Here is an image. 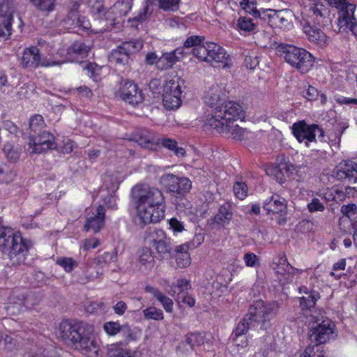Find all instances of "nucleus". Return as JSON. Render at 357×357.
I'll use <instances>...</instances> for the list:
<instances>
[{
  "label": "nucleus",
  "instance_id": "obj_1",
  "mask_svg": "<svg viewBox=\"0 0 357 357\" xmlns=\"http://www.w3.org/2000/svg\"><path fill=\"white\" fill-rule=\"evenodd\" d=\"M93 326L86 322L62 321L59 326V337L87 357H97L99 345L93 337Z\"/></svg>",
  "mask_w": 357,
  "mask_h": 357
},
{
  "label": "nucleus",
  "instance_id": "obj_2",
  "mask_svg": "<svg viewBox=\"0 0 357 357\" xmlns=\"http://www.w3.org/2000/svg\"><path fill=\"white\" fill-rule=\"evenodd\" d=\"M243 116V107L234 101H229L214 108L205 120V126L226 137L241 140L246 130L234 122Z\"/></svg>",
  "mask_w": 357,
  "mask_h": 357
},
{
  "label": "nucleus",
  "instance_id": "obj_3",
  "mask_svg": "<svg viewBox=\"0 0 357 357\" xmlns=\"http://www.w3.org/2000/svg\"><path fill=\"white\" fill-rule=\"evenodd\" d=\"M29 247L20 233L9 227H0V250L8 254L13 265L25 263Z\"/></svg>",
  "mask_w": 357,
  "mask_h": 357
},
{
  "label": "nucleus",
  "instance_id": "obj_4",
  "mask_svg": "<svg viewBox=\"0 0 357 357\" xmlns=\"http://www.w3.org/2000/svg\"><path fill=\"white\" fill-rule=\"evenodd\" d=\"M280 305L277 302L266 303L262 300L253 302L246 314L254 323V326L267 330L272 326V320L277 316Z\"/></svg>",
  "mask_w": 357,
  "mask_h": 357
},
{
  "label": "nucleus",
  "instance_id": "obj_5",
  "mask_svg": "<svg viewBox=\"0 0 357 357\" xmlns=\"http://www.w3.org/2000/svg\"><path fill=\"white\" fill-rule=\"evenodd\" d=\"M278 51L287 63L301 73H307L313 66V56L305 49L281 43L278 46Z\"/></svg>",
  "mask_w": 357,
  "mask_h": 357
},
{
  "label": "nucleus",
  "instance_id": "obj_6",
  "mask_svg": "<svg viewBox=\"0 0 357 357\" xmlns=\"http://www.w3.org/2000/svg\"><path fill=\"white\" fill-rule=\"evenodd\" d=\"M335 330L334 323L321 314L311 315L308 326V338L311 344H323L333 337Z\"/></svg>",
  "mask_w": 357,
  "mask_h": 357
},
{
  "label": "nucleus",
  "instance_id": "obj_7",
  "mask_svg": "<svg viewBox=\"0 0 357 357\" xmlns=\"http://www.w3.org/2000/svg\"><path fill=\"white\" fill-rule=\"evenodd\" d=\"M91 47L82 42L77 41L72 44L66 50L65 55L63 53L65 50H59L56 56H53V60L49 61L44 60L43 66L50 67L54 66H59L66 62H82V61L87 57Z\"/></svg>",
  "mask_w": 357,
  "mask_h": 357
},
{
  "label": "nucleus",
  "instance_id": "obj_8",
  "mask_svg": "<svg viewBox=\"0 0 357 357\" xmlns=\"http://www.w3.org/2000/svg\"><path fill=\"white\" fill-rule=\"evenodd\" d=\"M135 204L152 207L162 208L165 210V197L162 192L147 185H136L132 190Z\"/></svg>",
  "mask_w": 357,
  "mask_h": 357
},
{
  "label": "nucleus",
  "instance_id": "obj_9",
  "mask_svg": "<svg viewBox=\"0 0 357 357\" xmlns=\"http://www.w3.org/2000/svg\"><path fill=\"white\" fill-rule=\"evenodd\" d=\"M294 136L300 143H304L309 146L310 142L316 141V136L322 139L324 136L323 129L316 124H307L304 121H300L292 125Z\"/></svg>",
  "mask_w": 357,
  "mask_h": 357
},
{
  "label": "nucleus",
  "instance_id": "obj_10",
  "mask_svg": "<svg viewBox=\"0 0 357 357\" xmlns=\"http://www.w3.org/2000/svg\"><path fill=\"white\" fill-rule=\"evenodd\" d=\"M142 47L143 43L139 40L123 43L111 52L109 61L114 65H128L130 55L139 52Z\"/></svg>",
  "mask_w": 357,
  "mask_h": 357
},
{
  "label": "nucleus",
  "instance_id": "obj_11",
  "mask_svg": "<svg viewBox=\"0 0 357 357\" xmlns=\"http://www.w3.org/2000/svg\"><path fill=\"white\" fill-rule=\"evenodd\" d=\"M273 268L277 274L278 279L282 284L291 283L295 279V275L302 273L301 270L294 268L288 262L285 255H280L276 261L273 263Z\"/></svg>",
  "mask_w": 357,
  "mask_h": 357
},
{
  "label": "nucleus",
  "instance_id": "obj_12",
  "mask_svg": "<svg viewBox=\"0 0 357 357\" xmlns=\"http://www.w3.org/2000/svg\"><path fill=\"white\" fill-rule=\"evenodd\" d=\"M160 183L167 190L172 193L184 195L192 188V182L187 177H179L172 174H166L161 176Z\"/></svg>",
  "mask_w": 357,
  "mask_h": 357
},
{
  "label": "nucleus",
  "instance_id": "obj_13",
  "mask_svg": "<svg viewBox=\"0 0 357 357\" xmlns=\"http://www.w3.org/2000/svg\"><path fill=\"white\" fill-rule=\"evenodd\" d=\"M116 96L132 105H137L144 100L142 92L139 89L137 84L130 80H125L121 83Z\"/></svg>",
  "mask_w": 357,
  "mask_h": 357
},
{
  "label": "nucleus",
  "instance_id": "obj_14",
  "mask_svg": "<svg viewBox=\"0 0 357 357\" xmlns=\"http://www.w3.org/2000/svg\"><path fill=\"white\" fill-rule=\"evenodd\" d=\"M28 151L30 153H42L56 147L55 137L49 131H44L28 142Z\"/></svg>",
  "mask_w": 357,
  "mask_h": 357
},
{
  "label": "nucleus",
  "instance_id": "obj_15",
  "mask_svg": "<svg viewBox=\"0 0 357 357\" xmlns=\"http://www.w3.org/2000/svg\"><path fill=\"white\" fill-rule=\"evenodd\" d=\"M137 218L144 225L157 223L165 217V210L162 208L152 207L136 204Z\"/></svg>",
  "mask_w": 357,
  "mask_h": 357
},
{
  "label": "nucleus",
  "instance_id": "obj_16",
  "mask_svg": "<svg viewBox=\"0 0 357 357\" xmlns=\"http://www.w3.org/2000/svg\"><path fill=\"white\" fill-rule=\"evenodd\" d=\"M254 323L250 318L245 314L236 325L230 335V340L238 347H245L248 345V340L247 338L241 339L243 335H246L251 328H255Z\"/></svg>",
  "mask_w": 357,
  "mask_h": 357
},
{
  "label": "nucleus",
  "instance_id": "obj_17",
  "mask_svg": "<svg viewBox=\"0 0 357 357\" xmlns=\"http://www.w3.org/2000/svg\"><path fill=\"white\" fill-rule=\"evenodd\" d=\"M44 60L52 61L53 58L41 59L39 50L36 47H31L24 50L20 64L24 68H36L39 65L43 66V61Z\"/></svg>",
  "mask_w": 357,
  "mask_h": 357
},
{
  "label": "nucleus",
  "instance_id": "obj_18",
  "mask_svg": "<svg viewBox=\"0 0 357 357\" xmlns=\"http://www.w3.org/2000/svg\"><path fill=\"white\" fill-rule=\"evenodd\" d=\"M334 173L340 180L357 183V164L351 160L341 162L335 169Z\"/></svg>",
  "mask_w": 357,
  "mask_h": 357
},
{
  "label": "nucleus",
  "instance_id": "obj_19",
  "mask_svg": "<svg viewBox=\"0 0 357 357\" xmlns=\"http://www.w3.org/2000/svg\"><path fill=\"white\" fill-rule=\"evenodd\" d=\"M230 59L229 55L227 53L225 50L215 43H208V55L207 63H210L213 66L217 64H222V66H228V62Z\"/></svg>",
  "mask_w": 357,
  "mask_h": 357
},
{
  "label": "nucleus",
  "instance_id": "obj_20",
  "mask_svg": "<svg viewBox=\"0 0 357 357\" xmlns=\"http://www.w3.org/2000/svg\"><path fill=\"white\" fill-rule=\"evenodd\" d=\"M266 11L269 13L268 16L270 17L271 22L280 28L289 29L293 26L294 13L291 10L288 9L280 10L268 9Z\"/></svg>",
  "mask_w": 357,
  "mask_h": 357
},
{
  "label": "nucleus",
  "instance_id": "obj_21",
  "mask_svg": "<svg viewBox=\"0 0 357 357\" xmlns=\"http://www.w3.org/2000/svg\"><path fill=\"white\" fill-rule=\"evenodd\" d=\"M303 31L307 40L320 47L326 46L329 43V38L317 26L311 25L309 22L303 24Z\"/></svg>",
  "mask_w": 357,
  "mask_h": 357
},
{
  "label": "nucleus",
  "instance_id": "obj_22",
  "mask_svg": "<svg viewBox=\"0 0 357 357\" xmlns=\"http://www.w3.org/2000/svg\"><path fill=\"white\" fill-rule=\"evenodd\" d=\"M153 246L160 255L170 254L172 250L170 238L162 229L155 230L152 235Z\"/></svg>",
  "mask_w": 357,
  "mask_h": 357
},
{
  "label": "nucleus",
  "instance_id": "obj_23",
  "mask_svg": "<svg viewBox=\"0 0 357 357\" xmlns=\"http://www.w3.org/2000/svg\"><path fill=\"white\" fill-rule=\"evenodd\" d=\"M105 218V209L100 205L96 207L92 215L88 216L85 224L86 231L92 230L94 233L98 232L104 225Z\"/></svg>",
  "mask_w": 357,
  "mask_h": 357
},
{
  "label": "nucleus",
  "instance_id": "obj_24",
  "mask_svg": "<svg viewBox=\"0 0 357 357\" xmlns=\"http://www.w3.org/2000/svg\"><path fill=\"white\" fill-rule=\"evenodd\" d=\"M225 96V88L222 85L215 84L208 88V90L205 91L204 96V100L206 104L209 105L210 107H219L218 104L224 99ZM222 104L220 106H222Z\"/></svg>",
  "mask_w": 357,
  "mask_h": 357
},
{
  "label": "nucleus",
  "instance_id": "obj_25",
  "mask_svg": "<svg viewBox=\"0 0 357 357\" xmlns=\"http://www.w3.org/2000/svg\"><path fill=\"white\" fill-rule=\"evenodd\" d=\"M64 23L68 29L79 27L82 29H89L90 28L89 20L79 14L77 5L73 6L64 20Z\"/></svg>",
  "mask_w": 357,
  "mask_h": 357
},
{
  "label": "nucleus",
  "instance_id": "obj_26",
  "mask_svg": "<svg viewBox=\"0 0 357 357\" xmlns=\"http://www.w3.org/2000/svg\"><path fill=\"white\" fill-rule=\"evenodd\" d=\"M267 214H282L287 209V201L284 198L275 195L266 199L263 205Z\"/></svg>",
  "mask_w": 357,
  "mask_h": 357
},
{
  "label": "nucleus",
  "instance_id": "obj_27",
  "mask_svg": "<svg viewBox=\"0 0 357 357\" xmlns=\"http://www.w3.org/2000/svg\"><path fill=\"white\" fill-rule=\"evenodd\" d=\"M356 6L355 4L347 1L345 5L338 10V26L340 29H343L351 23L355 22L356 17L354 13Z\"/></svg>",
  "mask_w": 357,
  "mask_h": 357
},
{
  "label": "nucleus",
  "instance_id": "obj_28",
  "mask_svg": "<svg viewBox=\"0 0 357 357\" xmlns=\"http://www.w3.org/2000/svg\"><path fill=\"white\" fill-rule=\"evenodd\" d=\"M302 167L291 162L280 163L276 166L273 171L275 176L280 183H284L286 177H291L298 174Z\"/></svg>",
  "mask_w": 357,
  "mask_h": 357
},
{
  "label": "nucleus",
  "instance_id": "obj_29",
  "mask_svg": "<svg viewBox=\"0 0 357 357\" xmlns=\"http://www.w3.org/2000/svg\"><path fill=\"white\" fill-rule=\"evenodd\" d=\"M46 130V123L43 117L40 114H35L29 119V126L24 132V137L29 140Z\"/></svg>",
  "mask_w": 357,
  "mask_h": 357
},
{
  "label": "nucleus",
  "instance_id": "obj_30",
  "mask_svg": "<svg viewBox=\"0 0 357 357\" xmlns=\"http://www.w3.org/2000/svg\"><path fill=\"white\" fill-rule=\"evenodd\" d=\"M233 218V207L229 203L222 204L218 213L214 216L213 222L218 225L224 227L228 225Z\"/></svg>",
  "mask_w": 357,
  "mask_h": 357
},
{
  "label": "nucleus",
  "instance_id": "obj_31",
  "mask_svg": "<svg viewBox=\"0 0 357 357\" xmlns=\"http://www.w3.org/2000/svg\"><path fill=\"white\" fill-rule=\"evenodd\" d=\"M145 291L151 294L162 305L167 312H172L173 310V301L171 298L163 294L158 289L151 286H146Z\"/></svg>",
  "mask_w": 357,
  "mask_h": 357
},
{
  "label": "nucleus",
  "instance_id": "obj_32",
  "mask_svg": "<svg viewBox=\"0 0 357 357\" xmlns=\"http://www.w3.org/2000/svg\"><path fill=\"white\" fill-rule=\"evenodd\" d=\"M13 10L9 6L8 1H3L0 2V16L3 18L0 25L6 30L8 29L9 32H11V24L13 19Z\"/></svg>",
  "mask_w": 357,
  "mask_h": 357
},
{
  "label": "nucleus",
  "instance_id": "obj_33",
  "mask_svg": "<svg viewBox=\"0 0 357 357\" xmlns=\"http://www.w3.org/2000/svg\"><path fill=\"white\" fill-rule=\"evenodd\" d=\"M310 15L314 17V20L317 24L324 22V20L328 15L327 8L321 2L313 3L309 8Z\"/></svg>",
  "mask_w": 357,
  "mask_h": 357
},
{
  "label": "nucleus",
  "instance_id": "obj_34",
  "mask_svg": "<svg viewBox=\"0 0 357 357\" xmlns=\"http://www.w3.org/2000/svg\"><path fill=\"white\" fill-rule=\"evenodd\" d=\"M138 261L145 270L152 268L155 264V259L151 250L146 247L139 249L138 250Z\"/></svg>",
  "mask_w": 357,
  "mask_h": 357
},
{
  "label": "nucleus",
  "instance_id": "obj_35",
  "mask_svg": "<svg viewBox=\"0 0 357 357\" xmlns=\"http://www.w3.org/2000/svg\"><path fill=\"white\" fill-rule=\"evenodd\" d=\"M169 287V293L176 299L178 296L187 293L191 289L190 280L185 278L178 279L176 283H172Z\"/></svg>",
  "mask_w": 357,
  "mask_h": 357
},
{
  "label": "nucleus",
  "instance_id": "obj_36",
  "mask_svg": "<svg viewBox=\"0 0 357 357\" xmlns=\"http://www.w3.org/2000/svg\"><path fill=\"white\" fill-rule=\"evenodd\" d=\"M135 140L144 148L152 149L155 145L154 135L147 130H142L137 132Z\"/></svg>",
  "mask_w": 357,
  "mask_h": 357
},
{
  "label": "nucleus",
  "instance_id": "obj_37",
  "mask_svg": "<svg viewBox=\"0 0 357 357\" xmlns=\"http://www.w3.org/2000/svg\"><path fill=\"white\" fill-rule=\"evenodd\" d=\"M183 84V81L180 80L179 78L171 79L166 82L163 89V94L181 95Z\"/></svg>",
  "mask_w": 357,
  "mask_h": 357
},
{
  "label": "nucleus",
  "instance_id": "obj_38",
  "mask_svg": "<svg viewBox=\"0 0 357 357\" xmlns=\"http://www.w3.org/2000/svg\"><path fill=\"white\" fill-rule=\"evenodd\" d=\"M161 144L165 149L172 151L177 157H183L185 150L178 146L177 142L170 138H162L160 140Z\"/></svg>",
  "mask_w": 357,
  "mask_h": 357
},
{
  "label": "nucleus",
  "instance_id": "obj_39",
  "mask_svg": "<svg viewBox=\"0 0 357 357\" xmlns=\"http://www.w3.org/2000/svg\"><path fill=\"white\" fill-rule=\"evenodd\" d=\"M183 55V48H177L171 52L163 54V55L158 59V62L161 63L166 62L168 66H171L173 63L181 59Z\"/></svg>",
  "mask_w": 357,
  "mask_h": 357
},
{
  "label": "nucleus",
  "instance_id": "obj_40",
  "mask_svg": "<svg viewBox=\"0 0 357 357\" xmlns=\"http://www.w3.org/2000/svg\"><path fill=\"white\" fill-rule=\"evenodd\" d=\"M103 330L108 335L114 336L125 330L130 331V328L127 324L121 326L117 321H107L104 324Z\"/></svg>",
  "mask_w": 357,
  "mask_h": 357
},
{
  "label": "nucleus",
  "instance_id": "obj_41",
  "mask_svg": "<svg viewBox=\"0 0 357 357\" xmlns=\"http://www.w3.org/2000/svg\"><path fill=\"white\" fill-rule=\"evenodd\" d=\"M163 105L167 109H175L182 103L181 95L162 94Z\"/></svg>",
  "mask_w": 357,
  "mask_h": 357
},
{
  "label": "nucleus",
  "instance_id": "obj_42",
  "mask_svg": "<svg viewBox=\"0 0 357 357\" xmlns=\"http://www.w3.org/2000/svg\"><path fill=\"white\" fill-rule=\"evenodd\" d=\"M116 260L117 254L116 252H105L102 254H98L95 258V262L100 266H104L112 262H115Z\"/></svg>",
  "mask_w": 357,
  "mask_h": 357
},
{
  "label": "nucleus",
  "instance_id": "obj_43",
  "mask_svg": "<svg viewBox=\"0 0 357 357\" xmlns=\"http://www.w3.org/2000/svg\"><path fill=\"white\" fill-rule=\"evenodd\" d=\"M256 24L253 20L247 17H240L237 20L236 29L238 31L251 32L255 30Z\"/></svg>",
  "mask_w": 357,
  "mask_h": 357
},
{
  "label": "nucleus",
  "instance_id": "obj_44",
  "mask_svg": "<svg viewBox=\"0 0 357 357\" xmlns=\"http://www.w3.org/2000/svg\"><path fill=\"white\" fill-rule=\"evenodd\" d=\"M153 12L152 6L148 1L143 3L142 8L138 13L133 17V21L142 23L146 21Z\"/></svg>",
  "mask_w": 357,
  "mask_h": 357
},
{
  "label": "nucleus",
  "instance_id": "obj_45",
  "mask_svg": "<svg viewBox=\"0 0 357 357\" xmlns=\"http://www.w3.org/2000/svg\"><path fill=\"white\" fill-rule=\"evenodd\" d=\"M240 5L247 13L252 15L253 17L257 18L260 17V12L257 8L256 0H242Z\"/></svg>",
  "mask_w": 357,
  "mask_h": 357
},
{
  "label": "nucleus",
  "instance_id": "obj_46",
  "mask_svg": "<svg viewBox=\"0 0 357 357\" xmlns=\"http://www.w3.org/2000/svg\"><path fill=\"white\" fill-rule=\"evenodd\" d=\"M143 315L147 320L161 321L164 319V314L160 309L155 307H149L143 310Z\"/></svg>",
  "mask_w": 357,
  "mask_h": 357
},
{
  "label": "nucleus",
  "instance_id": "obj_47",
  "mask_svg": "<svg viewBox=\"0 0 357 357\" xmlns=\"http://www.w3.org/2000/svg\"><path fill=\"white\" fill-rule=\"evenodd\" d=\"M56 264L61 266L66 272H71L77 267L78 262L72 257H59L56 259Z\"/></svg>",
  "mask_w": 357,
  "mask_h": 357
},
{
  "label": "nucleus",
  "instance_id": "obj_48",
  "mask_svg": "<svg viewBox=\"0 0 357 357\" xmlns=\"http://www.w3.org/2000/svg\"><path fill=\"white\" fill-rule=\"evenodd\" d=\"M3 151L7 159L13 162L17 161L20 158V153L18 149L15 148L10 144H6L3 146Z\"/></svg>",
  "mask_w": 357,
  "mask_h": 357
},
{
  "label": "nucleus",
  "instance_id": "obj_49",
  "mask_svg": "<svg viewBox=\"0 0 357 357\" xmlns=\"http://www.w3.org/2000/svg\"><path fill=\"white\" fill-rule=\"evenodd\" d=\"M319 298L318 294H307L306 296L300 298V305L302 310H310L315 305L317 300Z\"/></svg>",
  "mask_w": 357,
  "mask_h": 357
},
{
  "label": "nucleus",
  "instance_id": "obj_50",
  "mask_svg": "<svg viewBox=\"0 0 357 357\" xmlns=\"http://www.w3.org/2000/svg\"><path fill=\"white\" fill-rule=\"evenodd\" d=\"M192 54L199 60L206 62L208 55V43L206 45H199L198 47L192 49Z\"/></svg>",
  "mask_w": 357,
  "mask_h": 357
},
{
  "label": "nucleus",
  "instance_id": "obj_51",
  "mask_svg": "<svg viewBox=\"0 0 357 357\" xmlns=\"http://www.w3.org/2000/svg\"><path fill=\"white\" fill-rule=\"evenodd\" d=\"M180 0H158V6L165 11H176L178 9Z\"/></svg>",
  "mask_w": 357,
  "mask_h": 357
},
{
  "label": "nucleus",
  "instance_id": "obj_52",
  "mask_svg": "<svg viewBox=\"0 0 357 357\" xmlns=\"http://www.w3.org/2000/svg\"><path fill=\"white\" fill-rule=\"evenodd\" d=\"M187 342L189 343V349L192 350L195 347H198L204 344V336L201 333H190L186 337Z\"/></svg>",
  "mask_w": 357,
  "mask_h": 357
},
{
  "label": "nucleus",
  "instance_id": "obj_53",
  "mask_svg": "<svg viewBox=\"0 0 357 357\" xmlns=\"http://www.w3.org/2000/svg\"><path fill=\"white\" fill-rule=\"evenodd\" d=\"M38 9L50 11L54 9L56 0H30Z\"/></svg>",
  "mask_w": 357,
  "mask_h": 357
},
{
  "label": "nucleus",
  "instance_id": "obj_54",
  "mask_svg": "<svg viewBox=\"0 0 357 357\" xmlns=\"http://www.w3.org/2000/svg\"><path fill=\"white\" fill-rule=\"evenodd\" d=\"M235 195L241 200L247 197L248 187L244 182H236L233 187Z\"/></svg>",
  "mask_w": 357,
  "mask_h": 357
},
{
  "label": "nucleus",
  "instance_id": "obj_55",
  "mask_svg": "<svg viewBox=\"0 0 357 357\" xmlns=\"http://www.w3.org/2000/svg\"><path fill=\"white\" fill-rule=\"evenodd\" d=\"M132 0L118 1L115 5V8L118 9L120 15H126L131 10Z\"/></svg>",
  "mask_w": 357,
  "mask_h": 357
},
{
  "label": "nucleus",
  "instance_id": "obj_56",
  "mask_svg": "<svg viewBox=\"0 0 357 357\" xmlns=\"http://www.w3.org/2000/svg\"><path fill=\"white\" fill-rule=\"evenodd\" d=\"M310 213L322 212L325 210V205L319 198L314 197L307 205Z\"/></svg>",
  "mask_w": 357,
  "mask_h": 357
},
{
  "label": "nucleus",
  "instance_id": "obj_57",
  "mask_svg": "<svg viewBox=\"0 0 357 357\" xmlns=\"http://www.w3.org/2000/svg\"><path fill=\"white\" fill-rule=\"evenodd\" d=\"M176 260L178 266L185 268L188 266L191 263L190 255L188 252H183L176 255Z\"/></svg>",
  "mask_w": 357,
  "mask_h": 357
},
{
  "label": "nucleus",
  "instance_id": "obj_58",
  "mask_svg": "<svg viewBox=\"0 0 357 357\" xmlns=\"http://www.w3.org/2000/svg\"><path fill=\"white\" fill-rule=\"evenodd\" d=\"M204 39V37L200 36H189L184 43V47H185V48L197 47L202 43Z\"/></svg>",
  "mask_w": 357,
  "mask_h": 357
},
{
  "label": "nucleus",
  "instance_id": "obj_59",
  "mask_svg": "<svg viewBox=\"0 0 357 357\" xmlns=\"http://www.w3.org/2000/svg\"><path fill=\"white\" fill-rule=\"evenodd\" d=\"M34 91V86L33 84H24L20 87L18 91V95L20 98H29Z\"/></svg>",
  "mask_w": 357,
  "mask_h": 357
},
{
  "label": "nucleus",
  "instance_id": "obj_60",
  "mask_svg": "<svg viewBox=\"0 0 357 357\" xmlns=\"http://www.w3.org/2000/svg\"><path fill=\"white\" fill-rule=\"evenodd\" d=\"M302 95L308 100H314L319 96V92L316 88L308 86L307 89L302 91Z\"/></svg>",
  "mask_w": 357,
  "mask_h": 357
},
{
  "label": "nucleus",
  "instance_id": "obj_61",
  "mask_svg": "<svg viewBox=\"0 0 357 357\" xmlns=\"http://www.w3.org/2000/svg\"><path fill=\"white\" fill-rule=\"evenodd\" d=\"M169 227L174 233L181 232L184 230L183 222L179 221L176 218H172L169 220Z\"/></svg>",
  "mask_w": 357,
  "mask_h": 357
},
{
  "label": "nucleus",
  "instance_id": "obj_62",
  "mask_svg": "<svg viewBox=\"0 0 357 357\" xmlns=\"http://www.w3.org/2000/svg\"><path fill=\"white\" fill-rule=\"evenodd\" d=\"M337 102L340 105H348L351 106H357V98H347L342 96L335 97Z\"/></svg>",
  "mask_w": 357,
  "mask_h": 357
},
{
  "label": "nucleus",
  "instance_id": "obj_63",
  "mask_svg": "<svg viewBox=\"0 0 357 357\" xmlns=\"http://www.w3.org/2000/svg\"><path fill=\"white\" fill-rule=\"evenodd\" d=\"M244 261L247 266L253 267L258 262L257 256L252 252H248L244 255Z\"/></svg>",
  "mask_w": 357,
  "mask_h": 357
},
{
  "label": "nucleus",
  "instance_id": "obj_64",
  "mask_svg": "<svg viewBox=\"0 0 357 357\" xmlns=\"http://www.w3.org/2000/svg\"><path fill=\"white\" fill-rule=\"evenodd\" d=\"M357 206L354 204H349L347 205H343L341 207V212L346 216L350 217L356 213Z\"/></svg>",
  "mask_w": 357,
  "mask_h": 357
}]
</instances>
